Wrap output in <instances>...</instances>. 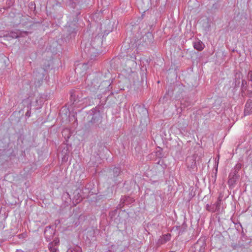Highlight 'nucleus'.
I'll return each mask as SVG.
<instances>
[{
	"label": "nucleus",
	"instance_id": "1",
	"mask_svg": "<svg viewBox=\"0 0 252 252\" xmlns=\"http://www.w3.org/2000/svg\"><path fill=\"white\" fill-rule=\"evenodd\" d=\"M204 243L199 240L190 248L189 252H204Z\"/></svg>",
	"mask_w": 252,
	"mask_h": 252
},
{
	"label": "nucleus",
	"instance_id": "2",
	"mask_svg": "<svg viewBox=\"0 0 252 252\" xmlns=\"http://www.w3.org/2000/svg\"><path fill=\"white\" fill-rule=\"evenodd\" d=\"M7 60V58L4 56H0V68H5L6 66Z\"/></svg>",
	"mask_w": 252,
	"mask_h": 252
},
{
	"label": "nucleus",
	"instance_id": "3",
	"mask_svg": "<svg viewBox=\"0 0 252 252\" xmlns=\"http://www.w3.org/2000/svg\"><path fill=\"white\" fill-rule=\"evenodd\" d=\"M194 47L198 51H201L204 49V45L200 41H197L194 43Z\"/></svg>",
	"mask_w": 252,
	"mask_h": 252
},
{
	"label": "nucleus",
	"instance_id": "4",
	"mask_svg": "<svg viewBox=\"0 0 252 252\" xmlns=\"http://www.w3.org/2000/svg\"><path fill=\"white\" fill-rule=\"evenodd\" d=\"M252 108V102H247L244 111L245 115H249Z\"/></svg>",
	"mask_w": 252,
	"mask_h": 252
},
{
	"label": "nucleus",
	"instance_id": "5",
	"mask_svg": "<svg viewBox=\"0 0 252 252\" xmlns=\"http://www.w3.org/2000/svg\"><path fill=\"white\" fill-rule=\"evenodd\" d=\"M171 239V235L167 234L162 236L161 239V243L164 244L169 241Z\"/></svg>",
	"mask_w": 252,
	"mask_h": 252
},
{
	"label": "nucleus",
	"instance_id": "6",
	"mask_svg": "<svg viewBox=\"0 0 252 252\" xmlns=\"http://www.w3.org/2000/svg\"><path fill=\"white\" fill-rule=\"evenodd\" d=\"M220 205V201H218L217 202V204H216V209L215 211H216L217 210H218L219 209Z\"/></svg>",
	"mask_w": 252,
	"mask_h": 252
},
{
	"label": "nucleus",
	"instance_id": "7",
	"mask_svg": "<svg viewBox=\"0 0 252 252\" xmlns=\"http://www.w3.org/2000/svg\"><path fill=\"white\" fill-rule=\"evenodd\" d=\"M229 185H232L234 182V181L232 179H229L228 181Z\"/></svg>",
	"mask_w": 252,
	"mask_h": 252
},
{
	"label": "nucleus",
	"instance_id": "8",
	"mask_svg": "<svg viewBox=\"0 0 252 252\" xmlns=\"http://www.w3.org/2000/svg\"><path fill=\"white\" fill-rule=\"evenodd\" d=\"M249 77L250 78V79L251 81H252V71H250L249 73Z\"/></svg>",
	"mask_w": 252,
	"mask_h": 252
},
{
	"label": "nucleus",
	"instance_id": "9",
	"mask_svg": "<svg viewBox=\"0 0 252 252\" xmlns=\"http://www.w3.org/2000/svg\"><path fill=\"white\" fill-rule=\"evenodd\" d=\"M13 37H18V35H14V36H12Z\"/></svg>",
	"mask_w": 252,
	"mask_h": 252
},
{
	"label": "nucleus",
	"instance_id": "10",
	"mask_svg": "<svg viewBox=\"0 0 252 252\" xmlns=\"http://www.w3.org/2000/svg\"><path fill=\"white\" fill-rule=\"evenodd\" d=\"M67 131L68 130H65V129H64V130H63V133L64 132H65V131Z\"/></svg>",
	"mask_w": 252,
	"mask_h": 252
}]
</instances>
